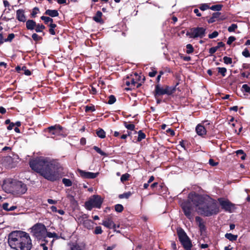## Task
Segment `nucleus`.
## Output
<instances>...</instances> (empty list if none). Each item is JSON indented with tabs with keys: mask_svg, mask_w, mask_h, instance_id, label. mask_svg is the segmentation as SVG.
I'll use <instances>...</instances> for the list:
<instances>
[{
	"mask_svg": "<svg viewBox=\"0 0 250 250\" xmlns=\"http://www.w3.org/2000/svg\"><path fill=\"white\" fill-rule=\"evenodd\" d=\"M186 47H187L186 52L188 54H190L193 52V48L191 44H187L186 46Z\"/></svg>",
	"mask_w": 250,
	"mask_h": 250,
	"instance_id": "obj_40",
	"label": "nucleus"
},
{
	"mask_svg": "<svg viewBox=\"0 0 250 250\" xmlns=\"http://www.w3.org/2000/svg\"><path fill=\"white\" fill-rule=\"evenodd\" d=\"M49 132L52 135H60L62 134V127L60 125L51 126L47 128Z\"/></svg>",
	"mask_w": 250,
	"mask_h": 250,
	"instance_id": "obj_13",
	"label": "nucleus"
},
{
	"mask_svg": "<svg viewBox=\"0 0 250 250\" xmlns=\"http://www.w3.org/2000/svg\"><path fill=\"white\" fill-rule=\"evenodd\" d=\"M197 134L200 136H204L206 134V129L205 127L201 124H198L196 127Z\"/></svg>",
	"mask_w": 250,
	"mask_h": 250,
	"instance_id": "obj_17",
	"label": "nucleus"
},
{
	"mask_svg": "<svg viewBox=\"0 0 250 250\" xmlns=\"http://www.w3.org/2000/svg\"><path fill=\"white\" fill-rule=\"evenodd\" d=\"M102 15L103 14L101 11H97L95 16L93 17V20L97 22H101L102 21Z\"/></svg>",
	"mask_w": 250,
	"mask_h": 250,
	"instance_id": "obj_22",
	"label": "nucleus"
},
{
	"mask_svg": "<svg viewBox=\"0 0 250 250\" xmlns=\"http://www.w3.org/2000/svg\"><path fill=\"white\" fill-rule=\"evenodd\" d=\"M194 11V13L195 14H196V16H198V17H200L201 16V13L199 12V11L198 9H194L193 10Z\"/></svg>",
	"mask_w": 250,
	"mask_h": 250,
	"instance_id": "obj_60",
	"label": "nucleus"
},
{
	"mask_svg": "<svg viewBox=\"0 0 250 250\" xmlns=\"http://www.w3.org/2000/svg\"><path fill=\"white\" fill-rule=\"evenodd\" d=\"M220 15L221 13L219 12L214 13L212 14V17L208 20V22L210 23L215 22L217 20L219 19Z\"/></svg>",
	"mask_w": 250,
	"mask_h": 250,
	"instance_id": "obj_19",
	"label": "nucleus"
},
{
	"mask_svg": "<svg viewBox=\"0 0 250 250\" xmlns=\"http://www.w3.org/2000/svg\"><path fill=\"white\" fill-rule=\"evenodd\" d=\"M66 198L73 205H76L77 204V201L75 199L74 196L72 195L68 194L66 196Z\"/></svg>",
	"mask_w": 250,
	"mask_h": 250,
	"instance_id": "obj_29",
	"label": "nucleus"
},
{
	"mask_svg": "<svg viewBox=\"0 0 250 250\" xmlns=\"http://www.w3.org/2000/svg\"><path fill=\"white\" fill-rule=\"evenodd\" d=\"M45 15H48L51 17H55L59 16V13L56 10H46L44 13Z\"/></svg>",
	"mask_w": 250,
	"mask_h": 250,
	"instance_id": "obj_20",
	"label": "nucleus"
},
{
	"mask_svg": "<svg viewBox=\"0 0 250 250\" xmlns=\"http://www.w3.org/2000/svg\"><path fill=\"white\" fill-rule=\"evenodd\" d=\"M62 182L64 185V186L65 187H70L72 185V181L70 179H66V178H63L62 179Z\"/></svg>",
	"mask_w": 250,
	"mask_h": 250,
	"instance_id": "obj_30",
	"label": "nucleus"
},
{
	"mask_svg": "<svg viewBox=\"0 0 250 250\" xmlns=\"http://www.w3.org/2000/svg\"><path fill=\"white\" fill-rule=\"evenodd\" d=\"M242 55L247 58L250 57V53L247 48H246L244 50V51L242 52Z\"/></svg>",
	"mask_w": 250,
	"mask_h": 250,
	"instance_id": "obj_46",
	"label": "nucleus"
},
{
	"mask_svg": "<svg viewBox=\"0 0 250 250\" xmlns=\"http://www.w3.org/2000/svg\"><path fill=\"white\" fill-rule=\"evenodd\" d=\"M225 237L229 239V241H233L237 239V235H234L231 233H226L225 234Z\"/></svg>",
	"mask_w": 250,
	"mask_h": 250,
	"instance_id": "obj_24",
	"label": "nucleus"
},
{
	"mask_svg": "<svg viewBox=\"0 0 250 250\" xmlns=\"http://www.w3.org/2000/svg\"><path fill=\"white\" fill-rule=\"evenodd\" d=\"M102 225L108 229H116V225L113 221L111 216H109L103 221Z\"/></svg>",
	"mask_w": 250,
	"mask_h": 250,
	"instance_id": "obj_14",
	"label": "nucleus"
},
{
	"mask_svg": "<svg viewBox=\"0 0 250 250\" xmlns=\"http://www.w3.org/2000/svg\"><path fill=\"white\" fill-rule=\"evenodd\" d=\"M131 195V193L130 192L124 193L122 194H120L119 195V198L121 199L122 198H128Z\"/></svg>",
	"mask_w": 250,
	"mask_h": 250,
	"instance_id": "obj_44",
	"label": "nucleus"
},
{
	"mask_svg": "<svg viewBox=\"0 0 250 250\" xmlns=\"http://www.w3.org/2000/svg\"><path fill=\"white\" fill-rule=\"evenodd\" d=\"M8 243L15 250H30L32 240L28 233L21 230H15L8 235Z\"/></svg>",
	"mask_w": 250,
	"mask_h": 250,
	"instance_id": "obj_3",
	"label": "nucleus"
},
{
	"mask_svg": "<svg viewBox=\"0 0 250 250\" xmlns=\"http://www.w3.org/2000/svg\"><path fill=\"white\" fill-rule=\"evenodd\" d=\"M40 246L42 248L43 250H47L48 247L44 243H41Z\"/></svg>",
	"mask_w": 250,
	"mask_h": 250,
	"instance_id": "obj_64",
	"label": "nucleus"
},
{
	"mask_svg": "<svg viewBox=\"0 0 250 250\" xmlns=\"http://www.w3.org/2000/svg\"><path fill=\"white\" fill-rule=\"evenodd\" d=\"M22 70H24V74L27 76H29L31 75V72L29 70H26V67L23 66L22 67Z\"/></svg>",
	"mask_w": 250,
	"mask_h": 250,
	"instance_id": "obj_56",
	"label": "nucleus"
},
{
	"mask_svg": "<svg viewBox=\"0 0 250 250\" xmlns=\"http://www.w3.org/2000/svg\"><path fill=\"white\" fill-rule=\"evenodd\" d=\"M41 19L42 20L44 21L45 24H48L49 22H50V23H53V20L49 17L43 16L41 17Z\"/></svg>",
	"mask_w": 250,
	"mask_h": 250,
	"instance_id": "obj_26",
	"label": "nucleus"
},
{
	"mask_svg": "<svg viewBox=\"0 0 250 250\" xmlns=\"http://www.w3.org/2000/svg\"><path fill=\"white\" fill-rule=\"evenodd\" d=\"M31 233L33 235L38 239H42L45 238L46 234V229L45 226L41 223H37L34 225L31 228Z\"/></svg>",
	"mask_w": 250,
	"mask_h": 250,
	"instance_id": "obj_5",
	"label": "nucleus"
},
{
	"mask_svg": "<svg viewBox=\"0 0 250 250\" xmlns=\"http://www.w3.org/2000/svg\"><path fill=\"white\" fill-rule=\"evenodd\" d=\"M155 92L157 95H161L166 94L167 92L165 91V88L157 84L155 86Z\"/></svg>",
	"mask_w": 250,
	"mask_h": 250,
	"instance_id": "obj_21",
	"label": "nucleus"
},
{
	"mask_svg": "<svg viewBox=\"0 0 250 250\" xmlns=\"http://www.w3.org/2000/svg\"><path fill=\"white\" fill-rule=\"evenodd\" d=\"M130 175L128 173H125L122 175L121 177V181L122 182H124L128 180Z\"/></svg>",
	"mask_w": 250,
	"mask_h": 250,
	"instance_id": "obj_38",
	"label": "nucleus"
},
{
	"mask_svg": "<svg viewBox=\"0 0 250 250\" xmlns=\"http://www.w3.org/2000/svg\"><path fill=\"white\" fill-rule=\"evenodd\" d=\"M242 88L246 92H250V87L247 84L243 85Z\"/></svg>",
	"mask_w": 250,
	"mask_h": 250,
	"instance_id": "obj_54",
	"label": "nucleus"
},
{
	"mask_svg": "<svg viewBox=\"0 0 250 250\" xmlns=\"http://www.w3.org/2000/svg\"><path fill=\"white\" fill-rule=\"evenodd\" d=\"M188 198V202L182 203L181 206L185 215L192 221L193 220V216L192 214L193 209L191 206V204H193V202H191V200H189V196Z\"/></svg>",
	"mask_w": 250,
	"mask_h": 250,
	"instance_id": "obj_10",
	"label": "nucleus"
},
{
	"mask_svg": "<svg viewBox=\"0 0 250 250\" xmlns=\"http://www.w3.org/2000/svg\"><path fill=\"white\" fill-rule=\"evenodd\" d=\"M39 11V9L37 7H35L33 9L32 12L31 13L32 17H35L38 12Z\"/></svg>",
	"mask_w": 250,
	"mask_h": 250,
	"instance_id": "obj_50",
	"label": "nucleus"
},
{
	"mask_svg": "<svg viewBox=\"0 0 250 250\" xmlns=\"http://www.w3.org/2000/svg\"><path fill=\"white\" fill-rule=\"evenodd\" d=\"M195 220L196 222L198 223V226L200 228V229H204L205 225H204L202 218L199 216H196L195 218Z\"/></svg>",
	"mask_w": 250,
	"mask_h": 250,
	"instance_id": "obj_23",
	"label": "nucleus"
},
{
	"mask_svg": "<svg viewBox=\"0 0 250 250\" xmlns=\"http://www.w3.org/2000/svg\"><path fill=\"white\" fill-rule=\"evenodd\" d=\"M70 250H83L81 246L77 243L70 244Z\"/></svg>",
	"mask_w": 250,
	"mask_h": 250,
	"instance_id": "obj_25",
	"label": "nucleus"
},
{
	"mask_svg": "<svg viewBox=\"0 0 250 250\" xmlns=\"http://www.w3.org/2000/svg\"><path fill=\"white\" fill-rule=\"evenodd\" d=\"M102 202L103 200L100 196L94 195L85 202V207L89 210H91L93 208H101Z\"/></svg>",
	"mask_w": 250,
	"mask_h": 250,
	"instance_id": "obj_7",
	"label": "nucleus"
},
{
	"mask_svg": "<svg viewBox=\"0 0 250 250\" xmlns=\"http://www.w3.org/2000/svg\"><path fill=\"white\" fill-rule=\"evenodd\" d=\"M222 208L226 211L231 212L235 208L234 205L230 202L228 200L222 198L218 199Z\"/></svg>",
	"mask_w": 250,
	"mask_h": 250,
	"instance_id": "obj_12",
	"label": "nucleus"
},
{
	"mask_svg": "<svg viewBox=\"0 0 250 250\" xmlns=\"http://www.w3.org/2000/svg\"><path fill=\"white\" fill-rule=\"evenodd\" d=\"M174 89H171L169 87H166L165 88V91L167 92L166 94L170 95L172 93Z\"/></svg>",
	"mask_w": 250,
	"mask_h": 250,
	"instance_id": "obj_47",
	"label": "nucleus"
},
{
	"mask_svg": "<svg viewBox=\"0 0 250 250\" xmlns=\"http://www.w3.org/2000/svg\"><path fill=\"white\" fill-rule=\"evenodd\" d=\"M45 28V26L43 24H37L35 26V30L37 32H41Z\"/></svg>",
	"mask_w": 250,
	"mask_h": 250,
	"instance_id": "obj_31",
	"label": "nucleus"
},
{
	"mask_svg": "<svg viewBox=\"0 0 250 250\" xmlns=\"http://www.w3.org/2000/svg\"><path fill=\"white\" fill-rule=\"evenodd\" d=\"M29 164L33 170L50 181H57L64 176L62 165L57 161L49 158L37 157L31 160Z\"/></svg>",
	"mask_w": 250,
	"mask_h": 250,
	"instance_id": "obj_1",
	"label": "nucleus"
},
{
	"mask_svg": "<svg viewBox=\"0 0 250 250\" xmlns=\"http://www.w3.org/2000/svg\"><path fill=\"white\" fill-rule=\"evenodd\" d=\"M218 73L221 74L223 77L226 76V74L227 72V69L225 67H218L217 68Z\"/></svg>",
	"mask_w": 250,
	"mask_h": 250,
	"instance_id": "obj_34",
	"label": "nucleus"
},
{
	"mask_svg": "<svg viewBox=\"0 0 250 250\" xmlns=\"http://www.w3.org/2000/svg\"><path fill=\"white\" fill-rule=\"evenodd\" d=\"M15 125V124L13 123H11L9 125L7 126V128L8 130H11L13 129L14 126Z\"/></svg>",
	"mask_w": 250,
	"mask_h": 250,
	"instance_id": "obj_62",
	"label": "nucleus"
},
{
	"mask_svg": "<svg viewBox=\"0 0 250 250\" xmlns=\"http://www.w3.org/2000/svg\"><path fill=\"white\" fill-rule=\"evenodd\" d=\"M189 199L193 205L198 207V212L201 215L209 216L218 213L219 208L217 204L211 199H203L195 193L189 194Z\"/></svg>",
	"mask_w": 250,
	"mask_h": 250,
	"instance_id": "obj_2",
	"label": "nucleus"
},
{
	"mask_svg": "<svg viewBox=\"0 0 250 250\" xmlns=\"http://www.w3.org/2000/svg\"><path fill=\"white\" fill-rule=\"evenodd\" d=\"M15 35L13 33L9 34L7 39H4L5 42H11L14 38Z\"/></svg>",
	"mask_w": 250,
	"mask_h": 250,
	"instance_id": "obj_45",
	"label": "nucleus"
},
{
	"mask_svg": "<svg viewBox=\"0 0 250 250\" xmlns=\"http://www.w3.org/2000/svg\"><path fill=\"white\" fill-rule=\"evenodd\" d=\"M177 234L179 241L185 250H191V242L185 231L182 229H177Z\"/></svg>",
	"mask_w": 250,
	"mask_h": 250,
	"instance_id": "obj_6",
	"label": "nucleus"
},
{
	"mask_svg": "<svg viewBox=\"0 0 250 250\" xmlns=\"http://www.w3.org/2000/svg\"><path fill=\"white\" fill-rule=\"evenodd\" d=\"M94 232L96 234H101L103 232V230L101 227H96L94 231Z\"/></svg>",
	"mask_w": 250,
	"mask_h": 250,
	"instance_id": "obj_48",
	"label": "nucleus"
},
{
	"mask_svg": "<svg viewBox=\"0 0 250 250\" xmlns=\"http://www.w3.org/2000/svg\"><path fill=\"white\" fill-rule=\"evenodd\" d=\"M139 77L137 73H135L134 75H131L130 76H127L125 80V84L129 86L130 88H134L135 87H139L141 84L139 83L137 81H139Z\"/></svg>",
	"mask_w": 250,
	"mask_h": 250,
	"instance_id": "obj_9",
	"label": "nucleus"
},
{
	"mask_svg": "<svg viewBox=\"0 0 250 250\" xmlns=\"http://www.w3.org/2000/svg\"><path fill=\"white\" fill-rule=\"evenodd\" d=\"M218 33L217 31H214L212 33L208 35V38L209 39H213L218 36Z\"/></svg>",
	"mask_w": 250,
	"mask_h": 250,
	"instance_id": "obj_51",
	"label": "nucleus"
},
{
	"mask_svg": "<svg viewBox=\"0 0 250 250\" xmlns=\"http://www.w3.org/2000/svg\"><path fill=\"white\" fill-rule=\"evenodd\" d=\"M93 149L97 152L99 154H100V155H102V156H107V154L106 153H105L103 151H102L99 147H98V146H94L93 147Z\"/></svg>",
	"mask_w": 250,
	"mask_h": 250,
	"instance_id": "obj_32",
	"label": "nucleus"
},
{
	"mask_svg": "<svg viewBox=\"0 0 250 250\" xmlns=\"http://www.w3.org/2000/svg\"><path fill=\"white\" fill-rule=\"evenodd\" d=\"M95 110L94 106H86L85 107V111L88 112V111H94Z\"/></svg>",
	"mask_w": 250,
	"mask_h": 250,
	"instance_id": "obj_52",
	"label": "nucleus"
},
{
	"mask_svg": "<svg viewBox=\"0 0 250 250\" xmlns=\"http://www.w3.org/2000/svg\"><path fill=\"white\" fill-rule=\"evenodd\" d=\"M116 101V98L113 95H110L109 97V100L108 101V104H114Z\"/></svg>",
	"mask_w": 250,
	"mask_h": 250,
	"instance_id": "obj_43",
	"label": "nucleus"
},
{
	"mask_svg": "<svg viewBox=\"0 0 250 250\" xmlns=\"http://www.w3.org/2000/svg\"><path fill=\"white\" fill-rule=\"evenodd\" d=\"M124 125L127 129L130 130H133L135 128V125L132 124H128L127 122H125Z\"/></svg>",
	"mask_w": 250,
	"mask_h": 250,
	"instance_id": "obj_36",
	"label": "nucleus"
},
{
	"mask_svg": "<svg viewBox=\"0 0 250 250\" xmlns=\"http://www.w3.org/2000/svg\"><path fill=\"white\" fill-rule=\"evenodd\" d=\"M32 38L35 41H38L42 39L41 37H40L38 35H37L36 33H34L32 34Z\"/></svg>",
	"mask_w": 250,
	"mask_h": 250,
	"instance_id": "obj_49",
	"label": "nucleus"
},
{
	"mask_svg": "<svg viewBox=\"0 0 250 250\" xmlns=\"http://www.w3.org/2000/svg\"><path fill=\"white\" fill-rule=\"evenodd\" d=\"M2 188L6 192L16 196L24 194L27 189L26 185L22 182L10 178L3 181Z\"/></svg>",
	"mask_w": 250,
	"mask_h": 250,
	"instance_id": "obj_4",
	"label": "nucleus"
},
{
	"mask_svg": "<svg viewBox=\"0 0 250 250\" xmlns=\"http://www.w3.org/2000/svg\"><path fill=\"white\" fill-rule=\"evenodd\" d=\"M206 34V29L202 27H193L188 31L186 35L190 38H203Z\"/></svg>",
	"mask_w": 250,
	"mask_h": 250,
	"instance_id": "obj_8",
	"label": "nucleus"
},
{
	"mask_svg": "<svg viewBox=\"0 0 250 250\" xmlns=\"http://www.w3.org/2000/svg\"><path fill=\"white\" fill-rule=\"evenodd\" d=\"M222 8V5L220 4H217L212 5L211 7H210V9L213 11H219L221 10Z\"/></svg>",
	"mask_w": 250,
	"mask_h": 250,
	"instance_id": "obj_33",
	"label": "nucleus"
},
{
	"mask_svg": "<svg viewBox=\"0 0 250 250\" xmlns=\"http://www.w3.org/2000/svg\"><path fill=\"white\" fill-rule=\"evenodd\" d=\"M209 165L211 166H216L218 164V163L215 162L212 159H210L208 162Z\"/></svg>",
	"mask_w": 250,
	"mask_h": 250,
	"instance_id": "obj_55",
	"label": "nucleus"
},
{
	"mask_svg": "<svg viewBox=\"0 0 250 250\" xmlns=\"http://www.w3.org/2000/svg\"><path fill=\"white\" fill-rule=\"evenodd\" d=\"M199 8L202 11H205L208 9H210L209 5L207 3H203L201 4Z\"/></svg>",
	"mask_w": 250,
	"mask_h": 250,
	"instance_id": "obj_37",
	"label": "nucleus"
},
{
	"mask_svg": "<svg viewBox=\"0 0 250 250\" xmlns=\"http://www.w3.org/2000/svg\"><path fill=\"white\" fill-rule=\"evenodd\" d=\"M47 202L50 204H55L57 203V201H56L53 200L51 199H48L47 200Z\"/></svg>",
	"mask_w": 250,
	"mask_h": 250,
	"instance_id": "obj_63",
	"label": "nucleus"
},
{
	"mask_svg": "<svg viewBox=\"0 0 250 250\" xmlns=\"http://www.w3.org/2000/svg\"><path fill=\"white\" fill-rule=\"evenodd\" d=\"M156 74L157 71L156 70H153L152 71L150 72L148 75L150 77H153L156 75Z\"/></svg>",
	"mask_w": 250,
	"mask_h": 250,
	"instance_id": "obj_59",
	"label": "nucleus"
},
{
	"mask_svg": "<svg viewBox=\"0 0 250 250\" xmlns=\"http://www.w3.org/2000/svg\"><path fill=\"white\" fill-rule=\"evenodd\" d=\"M78 171L81 177L84 178L94 179L96 178L99 174L98 173H93L88 171H85L84 170L81 169H79Z\"/></svg>",
	"mask_w": 250,
	"mask_h": 250,
	"instance_id": "obj_15",
	"label": "nucleus"
},
{
	"mask_svg": "<svg viewBox=\"0 0 250 250\" xmlns=\"http://www.w3.org/2000/svg\"><path fill=\"white\" fill-rule=\"evenodd\" d=\"M77 221L83 225V226L87 229H91L93 227L94 222L88 219L86 214H82L77 217Z\"/></svg>",
	"mask_w": 250,
	"mask_h": 250,
	"instance_id": "obj_11",
	"label": "nucleus"
},
{
	"mask_svg": "<svg viewBox=\"0 0 250 250\" xmlns=\"http://www.w3.org/2000/svg\"><path fill=\"white\" fill-rule=\"evenodd\" d=\"M124 207L121 204H117L115 206V209L117 212H121L123 210Z\"/></svg>",
	"mask_w": 250,
	"mask_h": 250,
	"instance_id": "obj_39",
	"label": "nucleus"
},
{
	"mask_svg": "<svg viewBox=\"0 0 250 250\" xmlns=\"http://www.w3.org/2000/svg\"><path fill=\"white\" fill-rule=\"evenodd\" d=\"M217 50V49L216 48V47H211L209 49V53L210 54H212L213 53H214Z\"/></svg>",
	"mask_w": 250,
	"mask_h": 250,
	"instance_id": "obj_57",
	"label": "nucleus"
},
{
	"mask_svg": "<svg viewBox=\"0 0 250 250\" xmlns=\"http://www.w3.org/2000/svg\"><path fill=\"white\" fill-rule=\"evenodd\" d=\"M224 62L227 64H229L232 63V59L231 58L225 56L223 58Z\"/></svg>",
	"mask_w": 250,
	"mask_h": 250,
	"instance_id": "obj_41",
	"label": "nucleus"
},
{
	"mask_svg": "<svg viewBox=\"0 0 250 250\" xmlns=\"http://www.w3.org/2000/svg\"><path fill=\"white\" fill-rule=\"evenodd\" d=\"M235 38L233 36H230L228 38L227 44L230 45L235 40Z\"/></svg>",
	"mask_w": 250,
	"mask_h": 250,
	"instance_id": "obj_53",
	"label": "nucleus"
},
{
	"mask_svg": "<svg viewBox=\"0 0 250 250\" xmlns=\"http://www.w3.org/2000/svg\"><path fill=\"white\" fill-rule=\"evenodd\" d=\"M237 28V25L236 24H232L228 28V31L229 32H233Z\"/></svg>",
	"mask_w": 250,
	"mask_h": 250,
	"instance_id": "obj_42",
	"label": "nucleus"
},
{
	"mask_svg": "<svg viewBox=\"0 0 250 250\" xmlns=\"http://www.w3.org/2000/svg\"><path fill=\"white\" fill-rule=\"evenodd\" d=\"M56 235L55 233H52L51 232H48L46 231V236H47L49 238H52L54 237V236Z\"/></svg>",
	"mask_w": 250,
	"mask_h": 250,
	"instance_id": "obj_58",
	"label": "nucleus"
},
{
	"mask_svg": "<svg viewBox=\"0 0 250 250\" xmlns=\"http://www.w3.org/2000/svg\"><path fill=\"white\" fill-rule=\"evenodd\" d=\"M26 26L28 30H33L36 26V23L33 20H29L26 21Z\"/></svg>",
	"mask_w": 250,
	"mask_h": 250,
	"instance_id": "obj_18",
	"label": "nucleus"
},
{
	"mask_svg": "<svg viewBox=\"0 0 250 250\" xmlns=\"http://www.w3.org/2000/svg\"><path fill=\"white\" fill-rule=\"evenodd\" d=\"M96 133L97 136L101 138H104L105 137V133L103 129H99L97 131Z\"/></svg>",
	"mask_w": 250,
	"mask_h": 250,
	"instance_id": "obj_28",
	"label": "nucleus"
},
{
	"mask_svg": "<svg viewBox=\"0 0 250 250\" xmlns=\"http://www.w3.org/2000/svg\"><path fill=\"white\" fill-rule=\"evenodd\" d=\"M49 26L50 27V29L49 30L50 34L53 35H55L56 33L55 32L54 28L56 27V24L53 23H50Z\"/></svg>",
	"mask_w": 250,
	"mask_h": 250,
	"instance_id": "obj_27",
	"label": "nucleus"
},
{
	"mask_svg": "<svg viewBox=\"0 0 250 250\" xmlns=\"http://www.w3.org/2000/svg\"><path fill=\"white\" fill-rule=\"evenodd\" d=\"M8 206H9V204L8 203H5L3 204L2 208L4 210L8 211V209H9V208H8Z\"/></svg>",
	"mask_w": 250,
	"mask_h": 250,
	"instance_id": "obj_61",
	"label": "nucleus"
},
{
	"mask_svg": "<svg viewBox=\"0 0 250 250\" xmlns=\"http://www.w3.org/2000/svg\"><path fill=\"white\" fill-rule=\"evenodd\" d=\"M16 18L20 21L25 22L26 19L24 14V10L21 9L17 10L16 11Z\"/></svg>",
	"mask_w": 250,
	"mask_h": 250,
	"instance_id": "obj_16",
	"label": "nucleus"
},
{
	"mask_svg": "<svg viewBox=\"0 0 250 250\" xmlns=\"http://www.w3.org/2000/svg\"><path fill=\"white\" fill-rule=\"evenodd\" d=\"M146 137V135L144 133H143L141 130L139 131L138 132V141L140 142L142 141L143 139H145Z\"/></svg>",
	"mask_w": 250,
	"mask_h": 250,
	"instance_id": "obj_35",
	"label": "nucleus"
}]
</instances>
